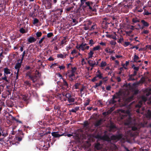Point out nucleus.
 I'll return each instance as SVG.
<instances>
[{
  "label": "nucleus",
  "mask_w": 151,
  "mask_h": 151,
  "mask_svg": "<svg viewBox=\"0 0 151 151\" xmlns=\"http://www.w3.org/2000/svg\"><path fill=\"white\" fill-rule=\"evenodd\" d=\"M117 81L118 82H120L121 81V79L119 77H118L116 78Z\"/></svg>",
  "instance_id": "69168bd1"
},
{
  "label": "nucleus",
  "mask_w": 151,
  "mask_h": 151,
  "mask_svg": "<svg viewBox=\"0 0 151 151\" xmlns=\"http://www.w3.org/2000/svg\"><path fill=\"white\" fill-rule=\"evenodd\" d=\"M24 83L27 86H29L30 85H31V84L29 82V81H25L24 82Z\"/></svg>",
  "instance_id": "09e8293b"
},
{
  "label": "nucleus",
  "mask_w": 151,
  "mask_h": 151,
  "mask_svg": "<svg viewBox=\"0 0 151 151\" xmlns=\"http://www.w3.org/2000/svg\"><path fill=\"white\" fill-rule=\"evenodd\" d=\"M125 124L129 126H130L133 124L132 119L129 116L128 120L125 123Z\"/></svg>",
  "instance_id": "9d476101"
},
{
  "label": "nucleus",
  "mask_w": 151,
  "mask_h": 151,
  "mask_svg": "<svg viewBox=\"0 0 151 151\" xmlns=\"http://www.w3.org/2000/svg\"><path fill=\"white\" fill-rule=\"evenodd\" d=\"M76 70L77 68L76 67H71V73L68 75L69 77L71 78L74 76H75V73L76 72Z\"/></svg>",
  "instance_id": "6e6552de"
},
{
  "label": "nucleus",
  "mask_w": 151,
  "mask_h": 151,
  "mask_svg": "<svg viewBox=\"0 0 151 151\" xmlns=\"http://www.w3.org/2000/svg\"><path fill=\"white\" fill-rule=\"evenodd\" d=\"M94 54L93 51L92 49H91L89 52L88 53V58H92L93 56V55Z\"/></svg>",
  "instance_id": "dca6fc26"
},
{
  "label": "nucleus",
  "mask_w": 151,
  "mask_h": 151,
  "mask_svg": "<svg viewBox=\"0 0 151 151\" xmlns=\"http://www.w3.org/2000/svg\"><path fill=\"white\" fill-rule=\"evenodd\" d=\"M102 83V81H100L99 83H96L95 85L94 86V87L96 88L98 86H100Z\"/></svg>",
  "instance_id": "c85d7f7f"
},
{
  "label": "nucleus",
  "mask_w": 151,
  "mask_h": 151,
  "mask_svg": "<svg viewBox=\"0 0 151 151\" xmlns=\"http://www.w3.org/2000/svg\"><path fill=\"white\" fill-rule=\"evenodd\" d=\"M116 42H115V41H111V42H110V44L112 45H115L116 44Z\"/></svg>",
  "instance_id": "e2e57ef3"
},
{
  "label": "nucleus",
  "mask_w": 151,
  "mask_h": 151,
  "mask_svg": "<svg viewBox=\"0 0 151 151\" xmlns=\"http://www.w3.org/2000/svg\"><path fill=\"white\" fill-rule=\"evenodd\" d=\"M137 129V128L135 126L132 127H131V130L133 131H136Z\"/></svg>",
  "instance_id": "5fc2aeb1"
},
{
  "label": "nucleus",
  "mask_w": 151,
  "mask_h": 151,
  "mask_svg": "<svg viewBox=\"0 0 151 151\" xmlns=\"http://www.w3.org/2000/svg\"><path fill=\"white\" fill-rule=\"evenodd\" d=\"M149 33V31L148 30H144L142 32V33L145 34H147Z\"/></svg>",
  "instance_id": "338daca9"
},
{
  "label": "nucleus",
  "mask_w": 151,
  "mask_h": 151,
  "mask_svg": "<svg viewBox=\"0 0 151 151\" xmlns=\"http://www.w3.org/2000/svg\"><path fill=\"white\" fill-rule=\"evenodd\" d=\"M89 100H88L85 103V104H84V106H87L89 104Z\"/></svg>",
  "instance_id": "680f3d73"
},
{
  "label": "nucleus",
  "mask_w": 151,
  "mask_h": 151,
  "mask_svg": "<svg viewBox=\"0 0 151 151\" xmlns=\"http://www.w3.org/2000/svg\"><path fill=\"white\" fill-rule=\"evenodd\" d=\"M73 8L74 6H72L68 7L67 8H65V9L67 11V12H69L70 10L73 9Z\"/></svg>",
  "instance_id": "c9c22d12"
},
{
  "label": "nucleus",
  "mask_w": 151,
  "mask_h": 151,
  "mask_svg": "<svg viewBox=\"0 0 151 151\" xmlns=\"http://www.w3.org/2000/svg\"><path fill=\"white\" fill-rule=\"evenodd\" d=\"M95 148L97 150H100L102 148V145L99 143H97L95 144Z\"/></svg>",
  "instance_id": "f3484780"
},
{
  "label": "nucleus",
  "mask_w": 151,
  "mask_h": 151,
  "mask_svg": "<svg viewBox=\"0 0 151 151\" xmlns=\"http://www.w3.org/2000/svg\"><path fill=\"white\" fill-rule=\"evenodd\" d=\"M103 119H101L99 120L96 121L95 124V126L96 127H97L101 125L103 122Z\"/></svg>",
  "instance_id": "f8f14e48"
},
{
  "label": "nucleus",
  "mask_w": 151,
  "mask_h": 151,
  "mask_svg": "<svg viewBox=\"0 0 151 151\" xmlns=\"http://www.w3.org/2000/svg\"><path fill=\"white\" fill-rule=\"evenodd\" d=\"M26 76H28L29 78H30L31 80H32L33 76L31 75V73L30 72H29L27 73L26 74Z\"/></svg>",
  "instance_id": "ea45409f"
},
{
  "label": "nucleus",
  "mask_w": 151,
  "mask_h": 151,
  "mask_svg": "<svg viewBox=\"0 0 151 151\" xmlns=\"http://www.w3.org/2000/svg\"><path fill=\"white\" fill-rule=\"evenodd\" d=\"M79 85V84L78 83H77L76 84H75L74 86L75 88V89H78V88Z\"/></svg>",
  "instance_id": "13d9d810"
},
{
  "label": "nucleus",
  "mask_w": 151,
  "mask_h": 151,
  "mask_svg": "<svg viewBox=\"0 0 151 151\" xmlns=\"http://www.w3.org/2000/svg\"><path fill=\"white\" fill-rule=\"evenodd\" d=\"M4 77H2L1 78L2 80H4L6 82H8V83H9V81L7 79V77H6V75L5 74H4Z\"/></svg>",
  "instance_id": "473e14b6"
},
{
  "label": "nucleus",
  "mask_w": 151,
  "mask_h": 151,
  "mask_svg": "<svg viewBox=\"0 0 151 151\" xmlns=\"http://www.w3.org/2000/svg\"><path fill=\"white\" fill-rule=\"evenodd\" d=\"M121 93L120 92L116 93V94L117 96H116L114 95L113 96L112 99L110 100L109 103L111 104H114L115 103L116 101L114 100V99L116 98H117L119 97V96L121 95Z\"/></svg>",
  "instance_id": "0eeeda50"
},
{
  "label": "nucleus",
  "mask_w": 151,
  "mask_h": 151,
  "mask_svg": "<svg viewBox=\"0 0 151 151\" xmlns=\"http://www.w3.org/2000/svg\"><path fill=\"white\" fill-rule=\"evenodd\" d=\"M94 44L93 40L91 39L89 40V44L90 45V46H92Z\"/></svg>",
  "instance_id": "49530a36"
},
{
  "label": "nucleus",
  "mask_w": 151,
  "mask_h": 151,
  "mask_svg": "<svg viewBox=\"0 0 151 151\" xmlns=\"http://www.w3.org/2000/svg\"><path fill=\"white\" fill-rule=\"evenodd\" d=\"M28 42L30 43L34 42L36 40V39L33 37H30L27 39Z\"/></svg>",
  "instance_id": "2eb2a0df"
},
{
  "label": "nucleus",
  "mask_w": 151,
  "mask_h": 151,
  "mask_svg": "<svg viewBox=\"0 0 151 151\" xmlns=\"http://www.w3.org/2000/svg\"><path fill=\"white\" fill-rule=\"evenodd\" d=\"M125 135L127 137H129L133 136V134L132 133V131L129 130L127 131V132H126Z\"/></svg>",
  "instance_id": "4468645a"
},
{
  "label": "nucleus",
  "mask_w": 151,
  "mask_h": 151,
  "mask_svg": "<svg viewBox=\"0 0 151 151\" xmlns=\"http://www.w3.org/2000/svg\"><path fill=\"white\" fill-rule=\"evenodd\" d=\"M137 74V72L136 71H134L133 74L130 75L132 76H136Z\"/></svg>",
  "instance_id": "0e129e2a"
},
{
  "label": "nucleus",
  "mask_w": 151,
  "mask_h": 151,
  "mask_svg": "<svg viewBox=\"0 0 151 151\" xmlns=\"http://www.w3.org/2000/svg\"><path fill=\"white\" fill-rule=\"evenodd\" d=\"M51 134L52 136L55 137H59L64 135V134H59L58 133V132H52Z\"/></svg>",
  "instance_id": "1a4fd4ad"
},
{
  "label": "nucleus",
  "mask_w": 151,
  "mask_h": 151,
  "mask_svg": "<svg viewBox=\"0 0 151 151\" xmlns=\"http://www.w3.org/2000/svg\"><path fill=\"white\" fill-rule=\"evenodd\" d=\"M68 92H66L63 91L62 92V95H63V96H65L66 98V95L67 94Z\"/></svg>",
  "instance_id": "8fccbe9b"
},
{
  "label": "nucleus",
  "mask_w": 151,
  "mask_h": 151,
  "mask_svg": "<svg viewBox=\"0 0 151 151\" xmlns=\"http://www.w3.org/2000/svg\"><path fill=\"white\" fill-rule=\"evenodd\" d=\"M147 114L148 116L149 117H151V111H150V110H148Z\"/></svg>",
  "instance_id": "864d4df0"
},
{
  "label": "nucleus",
  "mask_w": 151,
  "mask_h": 151,
  "mask_svg": "<svg viewBox=\"0 0 151 151\" xmlns=\"http://www.w3.org/2000/svg\"><path fill=\"white\" fill-rule=\"evenodd\" d=\"M53 33L52 32H50L48 33L47 35V37L48 38L52 36H53Z\"/></svg>",
  "instance_id": "a18cd8bd"
},
{
  "label": "nucleus",
  "mask_w": 151,
  "mask_h": 151,
  "mask_svg": "<svg viewBox=\"0 0 151 151\" xmlns=\"http://www.w3.org/2000/svg\"><path fill=\"white\" fill-rule=\"evenodd\" d=\"M4 74L6 75H7L8 74H10L11 73V72L10 71V70H9L7 68H5L4 69Z\"/></svg>",
  "instance_id": "a211bd4d"
},
{
  "label": "nucleus",
  "mask_w": 151,
  "mask_h": 151,
  "mask_svg": "<svg viewBox=\"0 0 151 151\" xmlns=\"http://www.w3.org/2000/svg\"><path fill=\"white\" fill-rule=\"evenodd\" d=\"M111 38H112V39L115 40H116L117 39V38H116V35L115 34V35H111Z\"/></svg>",
  "instance_id": "603ef678"
},
{
  "label": "nucleus",
  "mask_w": 151,
  "mask_h": 151,
  "mask_svg": "<svg viewBox=\"0 0 151 151\" xmlns=\"http://www.w3.org/2000/svg\"><path fill=\"white\" fill-rule=\"evenodd\" d=\"M67 37H63V39L62 40L61 42V44L63 45L65 44L66 41H65L66 39H67Z\"/></svg>",
  "instance_id": "4c0bfd02"
},
{
  "label": "nucleus",
  "mask_w": 151,
  "mask_h": 151,
  "mask_svg": "<svg viewBox=\"0 0 151 151\" xmlns=\"http://www.w3.org/2000/svg\"><path fill=\"white\" fill-rule=\"evenodd\" d=\"M66 98L69 103H73L75 102V99L73 97L72 95L69 93H68L66 95Z\"/></svg>",
  "instance_id": "39448f33"
},
{
  "label": "nucleus",
  "mask_w": 151,
  "mask_h": 151,
  "mask_svg": "<svg viewBox=\"0 0 151 151\" xmlns=\"http://www.w3.org/2000/svg\"><path fill=\"white\" fill-rule=\"evenodd\" d=\"M83 8H86L90 12H96V5L94 3L90 1L85 2V4L83 6Z\"/></svg>",
  "instance_id": "f257e3e1"
},
{
  "label": "nucleus",
  "mask_w": 151,
  "mask_h": 151,
  "mask_svg": "<svg viewBox=\"0 0 151 151\" xmlns=\"http://www.w3.org/2000/svg\"><path fill=\"white\" fill-rule=\"evenodd\" d=\"M28 51V50H26V51H24L23 52L22 55V57H24V56L26 54H27Z\"/></svg>",
  "instance_id": "de8ad7c7"
},
{
  "label": "nucleus",
  "mask_w": 151,
  "mask_h": 151,
  "mask_svg": "<svg viewBox=\"0 0 151 151\" xmlns=\"http://www.w3.org/2000/svg\"><path fill=\"white\" fill-rule=\"evenodd\" d=\"M106 65V62L104 61H102L101 63V67H103L105 66Z\"/></svg>",
  "instance_id": "72a5a7b5"
},
{
  "label": "nucleus",
  "mask_w": 151,
  "mask_h": 151,
  "mask_svg": "<svg viewBox=\"0 0 151 151\" xmlns=\"http://www.w3.org/2000/svg\"><path fill=\"white\" fill-rule=\"evenodd\" d=\"M122 136L121 134L117 135H112L110 138L107 135H105L103 136V137L104 139L107 141H110L111 140H118L120 139Z\"/></svg>",
  "instance_id": "f03ea898"
},
{
  "label": "nucleus",
  "mask_w": 151,
  "mask_h": 151,
  "mask_svg": "<svg viewBox=\"0 0 151 151\" xmlns=\"http://www.w3.org/2000/svg\"><path fill=\"white\" fill-rule=\"evenodd\" d=\"M89 123L87 121L84 122L83 124V126L84 127L88 128H89Z\"/></svg>",
  "instance_id": "b1692460"
},
{
  "label": "nucleus",
  "mask_w": 151,
  "mask_h": 151,
  "mask_svg": "<svg viewBox=\"0 0 151 151\" xmlns=\"http://www.w3.org/2000/svg\"><path fill=\"white\" fill-rule=\"evenodd\" d=\"M45 37H42L40 40L39 41V43L40 44H41L42 42L43 41V40L45 39Z\"/></svg>",
  "instance_id": "bf43d9fd"
},
{
  "label": "nucleus",
  "mask_w": 151,
  "mask_h": 151,
  "mask_svg": "<svg viewBox=\"0 0 151 151\" xmlns=\"http://www.w3.org/2000/svg\"><path fill=\"white\" fill-rule=\"evenodd\" d=\"M130 44V43L129 42H124V47H127V46H128Z\"/></svg>",
  "instance_id": "4d7b16f0"
},
{
  "label": "nucleus",
  "mask_w": 151,
  "mask_h": 151,
  "mask_svg": "<svg viewBox=\"0 0 151 151\" xmlns=\"http://www.w3.org/2000/svg\"><path fill=\"white\" fill-rule=\"evenodd\" d=\"M122 112L126 114H127L128 115H130V112L129 110H123L122 111Z\"/></svg>",
  "instance_id": "7c9ffc66"
},
{
  "label": "nucleus",
  "mask_w": 151,
  "mask_h": 151,
  "mask_svg": "<svg viewBox=\"0 0 151 151\" xmlns=\"http://www.w3.org/2000/svg\"><path fill=\"white\" fill-rule=\"evenodd\" d=\"M19 31L20 32L22 33H24L26 32L25 30L23 28L20 29Z\"/></svg>",
  "instance_id": "3c124183"
},
{
  "label": "nucleus",
  "mask_w": 151,
  "mask_h": 151,
  "mask_svg": "<svg viewBox=\"0 0 151 151\" xmlns=\"http://www.w3.org/2000/svg\"><path fill=\"white\" fill-rule=\"evenodd\" d=\"M132 22L134 23H136L137 22H139V21L137 18H133L132 20Z\"/></svg>",
  "instance_id": "37998d69"
},
{
  "label": "nucleus",
  "mask_w": 151,
  "mask_h": 151,
  "mask_svg": "<svg viewBox=\"0 0 151 151\" xmlns=\"http://www.w3.org/2000/svg\"><path fill=\"white\" fill-rule=\"evenodd\" d=\"M132 68L135 70V71H137L139 69V68L138 67H135L134 65H133L132 66Z\"/></svg>",
  "instance_id": "a19ab883"
},
{
  "label": "nucleus",
  "mask_w": 151,
  "mask_h": 151,
  "mask_svg": "<svg viewBox=\"0 0 151 151\" xmlns=\"http://www.w3.org/2000/svg\"><path fill=\"white\" fill-rule=\"evenodd\" d=\"M39 22V20L35 18L33 20V24H36L38 23Z\"/></svg>",
  "instance_id": "58836bf2"
},
{
  "label": "nucleus",
  "mask_w": 151,
  "mask_h": 151,
  "mask_svg": "<svg viewBox=\"0 0 151 151\" xmlns=\"http://www.w3.org/2000/svg\"><path fill=\"white\" fill-rule=\"evenodd\" d=\"M57 75L60 78V79H64L63 78L62 75H61L60 73H58L57 74Z\"/></svg>",
  "instance_id": "052dcab7"
},
{
  "label": "nucleus",
  "mask_w": 151,
  "mask_h": 151,
  "mask_svg": "<svg viewBox=\"0 0 151 151\" xmlns=\"http://www.w3.org/2000/svg\"><path fill=\"white\" fill-rule=\"evenodd\" d=\"M100 48V47L99 45H97L96 46L94 47L93 48V51H95L99 50Z\"/></svg>",
  "instance_id": "c756f323"
},
{
  "label": "nucleus",
  "mask_w": 151,
  "mask_h": 151,
  "mask_svg": "<svg viewBox=\"0 0 151 151\" xmlns=\"http://www.w3.org/2000/svg\"><path fill=\"white\" fill-rule=\"evenodd\" d=\"M88 63L89 65L92 68L94 67L96 64L95 61L93 60H89L88 61Z\"/></svg>",
  "instance_id": "9b49d317"
},
{
  "label": "nucleus",
  "mask_w": 151,
  "mask_h": 151,
  "mask_svg": "<svg viewBox=\"0 0 151 151\" xmlns=\"http://www.w3.org/2000/svg\"><path fill=\"white\" fill-rule=\"evenodd\" d=\"M86 43L83 44L82 43L81 45V50L82 51H84L85 50V46L86 45Z\"/></svg>",
  "instance_id": "4be33fe9"
},
{
  "label": "nucleus",
  "mask_w": 151,
  "mask_h": 151,
  "mask_svg": "<svg viewBox=\"0 0 151 151\" xmlns=\"http://www.w3.org/2000/svg\"><path fill=\"white\" fill-rule=\"evenodd\" d=\"M132 32V30H130L129 31H126V33L127 34H130Z\"/></svg>",
  "instance_id": "774afa93"
},
{
  "label": "nucleus",
  "mask_w": 151,
  "mask_h": 151,
  "mask_svg": "<svg viewBox=\"0 0 151 151\" xmlns=\"http://www.w3.org/2000/svg\"><path fill=\"white\" fill-rule=\"evenodd\" d=\"M42 35V33L41 32H37L36 33V35L37 37H40Z\"/></svg>",
  "instance_id": "c03bdc74"
},
{
  "label": "nucleus",
  "mask_w": 151,
  "mask_h": 151,
  "mask_svg": "<svg viewBox=\"0 0 151 151\" xmlns=\"http://www.w3.org/2000/svg\"><path fill=\"white\" fill-rule=\"evenodd\" d=\"M19 71L18 70H17V72L16 73V72H15V73H16V80L18 79L19 77Z\"/></svg>",
  "instance_id": "79ce46f5"
},
{
  "label": "nucleus",
  "mask_w": 151,
  "mask_h": 151,
  "mask_svg": "<svg viewBox=\"0 0 151 151\" xmlns=\"http://www.w3.org/2000/svg\"><path fill=\"white\" fill-rule=\"evenodd\" d=\"M67 55V54H64V55H63L62 54H58L57 55V57L58 58H65L66 56Z\"/></svg>",
  "instance_id": "6ab92c4d"
},
{
  "label": "nucleus",
  "mask_w": 151,
  "mask_h": 151,
  "mask_svg": "<svg viewBox=\"0 0 151 151\" xmlns=\"http://www.w3.org/2000/svg\"><path fill=\"white\" fill-rule=\"evenodd\" d=\"M139 58L137 56L135 55L133 59V60L134 62H137V60L139 59Z\"/></svg>",
  "instance_id": "cd10ccee"
},
{
  "label": "nucleus",
  "mask_w": 151,
  "mask_h": 151,
  "mask_svg": "<svg viewBox=\"0 0 151 151\" xmlns=\"http://www.w3.org/2000/svg\"><path fill=\"white\" fill-rule=\"evenodd\" d=\"M63 84L64 86H66L67 88H68V84L67 81L65 80L64 79H63Z\"/></svg>",
  "instance_id": "bb28decb"
},
{
  "label": "nucleus",
  "mask_w": 151,
  "mask_h": 151,
  "mask_svg": "<svg viewBox=\"0 0 151 151\" xmlns=\"http://www.w3.org/2000/svg\"><path fill=\"white\" fill-rule=\"evenodd\" d=\"M10 115L11 116V117H12V119H14V120H16V121L17 122H19V123H22V122H21V121H19V120H17V119H15V118L14 117H13V116H12L11 115Z\"/></svg>",
  "instance_id": "6e6d98bb"
},
{
  "label": "nucleus",
  "mask_w": 151,
  "mask_h": 151,
  "mask_svg": "<svg viewBox=\"0 0 151 151\" xmlns=\"http://www.w3.org/2000/svg\"><path fill=\"white\" fill-rule=\"evenodd\" d=\"M134 96L132 95L128 97L126 99V101L127 102H129L130 101H132L133 99Z\"/></svg>",
  "instance_id": "412c9836"
},
{
  "label": "nucleus",
  "mask_w": 151,
  "mask_h": 151,
  "mask_svg": "<svg viewBox=\"0 0 151 151\" xmlns=\"http://www.w3.org/2000/svg\"><path fill=\"white\" fill-rule=\"evenodd\" d=\"M22 64V62L20 63H16L15 67L14 68L17 70H18L19 71V69L21 67Z\"/></svg>",
  "instance_id": "ddd939ff"
},
{
  "label": "nucleus",
  "mask_w": 151,
  "mask_h": 151,
  "mask_svg": "<svg viewBox=\"0 0 151 151\" xmlns=\"http://www.w3.org/2000/svg\"><path fill=\"white\" fill-rule=\"evenodd\" d=\"M32 80L33 83L36 82L37 81V76L35 75L33 76Z\"/></svg>",
  "instance_id": "e433bc0d"
},
{
  "label": "nucleus",
  "mask_w": 151,
  "mask_h": 151,
  "mask_svg": "<svg viewBox=\"0 0 151 151\" xmlns=\"http://www.w3.org/2000/svg\"><path fill=\"white\" fill-rule=\"evenodd\" d=\"M105 51L106 52L110 54L113 53H115L114 50L112 51L110 49H108L106 48L105 50Z\"/></svg>",
  "instance_id": "a878e982"
},
{
  "label": "nucleus",
  "mask_w": 151,
  "mask_h": 151,
  "mask_svg": "<svg viewBox=\"0 0 151 151\" xmlns=\"http://www.w3.org/2000/svg\"><path fill=\"white\" fill-rule=\"evenodd\" d=\"M86 0H80L81 1V6H82V7L83 8V6H84L85 5L84 4L85 3L86 1Z\"/></svg>",
  "instance_id": "f704fd0d"
},
{
  "label": "nucleus",
  "mask_w": 151,
  "mask_h": 151,
  "mask_svg": "<svg viewBox=\"0 0 151 151\" xmlns=\"http://www.w3.org/2000/svg\"><path fill=\"white\" fill-rule=\"evenodd\" d=\"M102 75L103 74L101 73L100 71L98 70L96 73V76L92 79V81L94 82L99 79H102L103 78Z\"/></svg>",
  "instance_id": "20e7f679"
},
{
  "label": "nucleus",
  "mask_w": 151,
  "mask_h": 151,
  "mask_svg": "<svg viewBox=\"0 0 151 151\" xmlns=\"http://www.w3.org/2000/svg\"><path fill=\"white\" fill-rule=\"evenodd\" d=\"M142 101H140L138 104L136 105L135 107L136 108H138L139 109L136 110V112L137 113L142 114L143 113V111L145 110L144 108H142V110H140L139 108L141 107L142 105V101L145 102L147 100V98L146 97L144 96H142L141 97Z\"/></svg>",
  "instance_id": "7ed1b4c3"
},
{
  "label": "nucleus",
  "mask_w": 151,
  "mask_h": 151,
  "mask_svg": "<svg viewBox=\"0 0 151 151\" xmlns=\"http://www.w3.org/2000/svg\"><path fill=\"white\" fill-rule=\"evenodd\" d=\"M136 79L134 78V76H132L130 75H129V78L128 79V81H134Z\"/></svg>",
  "instance_id": "5701e85b"
},
{
  "label": "nucleus",
  "mask_w": 151,
  "mask_h": 151,
  "mask_svg": "<svg viewBox=\"0 0 151 151\" xmlns=\"http://www.w3.org/2000/svg\"><path fill=\"white\" fill-rule=\"evenodd\" d=\"M66 98L69 103H73L75 102V99L73 97L72 95L69 93H68L66 95Z\"/></svg>",
  "instance_id": "423d86ee"
},
{
  "label": "nucleus",
  "mask_w": 151,
  "mask_h": 151,
  "mask_svg": "<svg viewBox=\"0 0 151 151\" xmlns=\"http://www.w3.org/2000/svg\"><path fill=\"white\" fill-rule=\"evenodd\" d=\"M109 127H110V130L111 131H112L113 130V129H114L116 128L115 126L112 124H111V125H110Z\"/></svg>",
  "instance_id": "2f4dec72"
},
{
  "label": "nucleus",
  "mask_w": 151,
  "mask_h": 151,
  "mask_svg": "<svg viewBox=\"0 0 151 151\" xmlns=\"http://www.w3.org/2000/svg\"><path fill=\"white\" fill-rule=\"evenodd\" d=\"M141 22L143 24L144 26L147 27L149 26V24H148L147 22H146L144 20H142L141 21Z\"/></svg>",
  "instance_id": "aec40b11"
},
{
  "label": "nucleus",
  "mask_w": 151,
  "mask_h": 151,
  "mask_svg": "<svg viewBox=\"0 0 151 151\" xmlns=\"http://www.w3.org/2000/svg\"><path fill=\"white\" fill-rule=\"evenodd\" d=\"M79 109V107L77 106L74 109H73L71 110L70 111L71 112L76 113L77 111Z\"/></svg>",
  "instance_id": "393cba45"
}]
</instances>
